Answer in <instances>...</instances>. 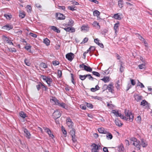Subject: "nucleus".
I'll return each instance as SVG.
<instances>
[{"label": "nucleus", "mask_w": 152, "mask_h": 152, "mask_svg": "<svg viewBox=\"0 0 152 152\" xmlns=\"http://www.w3.org/2000/svg\"><path fill=\"white\" fill-rule=\"evenodd\" d=\"M56 105H58V106H60L63 108H64L65 109H67L68 108V107L65 103L64 102H60L59 101H56Z\"/></svg>", "instance_id": "10"}, {"label": "nucleus", "mask_w": 152, "mask_h": 152, "mask_svg": "<svg viewBox=\"0 0 152 152\" xmlns=\"http://www.w3.org/2000/svg\"><path fill=\"white\" fill-rule=\"evenodd\" d=\"M101 80L103 81L105 83H106L110 81V79L108 77L104 76L103 78L101 79Z\"/></svg>", "instance_id": "20"}, {"label": "nucleus", "mask_w": 152, "mask_h": 152, "mask_svg": "<svg viewBox=\"0 0 152 152\" xmlns=\"http://www.w3.org/2000/svg\"><path fill=\"white\" fill-rule=\"evenodd\" d=\"M86 104L87 107L90 109L93 108V105L91 103L86 102Z\"/></svg>", "instance_id": "39"}, {"label": "nucleus", "mask_w": 152, "mask_h": 152, "mask_svg": "<svg viewBox=\"0 0 152 152\" xmlns=\"http://www.w3.org/2000/svg\"><path fill=\"white\" fill-rule=\"evenodd\" d=\"M130 81H131V84L133 86L135 85L136 84V82H135V81L134 80L132 79L131 78H130Z\"/></svg>", "instance_id": "57"}, {"label": "nucleus", "mask_w": 152, "mask_h": 152, "mask_svg": "<svg viewBox=\"0 0 152 152\" xmlns=\"http://www.w3.org/2000/svg\"><path fill=\"white\" fill-rule=\"evenodd\" d=\"M141 121V117L140 115H139L138 116H137V121L139 122H140Z\"/></svg>", "instance_id": "63"}, {"label": "nucleus", "mask_w": 152, "mask_h": 152, "mask_svg": "<svg viewBox=\"0 0 152 152\" xmlns=\"http://www.w3.org/2000/svg\"><path fill=\"white\" fill-rule=\"evenodd\" d=\"M61 130L62 131L64 135H66L67 132L63 126H61Z\"/></svg>", "instance_id": "46"}, {"label": "nucleus", "mask_w": 152, "mask_h": 152, "mask_svg": "<svg viewBox=\"0 0 152 152\" xmlns=\"http://www.w3.org/2000/svg\"><path fill=\"white\" fill-rule=\"evenodd\" d=\"M89 49L91 50V52L93 51L95 49V46H91L89 48Z\"/></svg>", "instance_id": "60"}, {"label": "nucleus", "mask_w": 152, "mask_h": 152, "mask_svg": "<svg viewBox=\"0 0 152 152\" xmlns=\"http://www.w3.org/2000/svg\"><path fill=\"white\" fill-rule=\"evenodd\" d=\"M138 66L139 68L140 69H143L145 68V65L143 64H140Z\"/></svg>", "instance_id": "43"}, {"label": "nucleus", "mask_w": 152, "mask_h": 152, "mask_svg": "<svg viewBox=\"0 0 152 152\" xmlns=\"http://www.w3.org/2000/svg\"><path fill=\"white\" fill-rule=\"evenodd\" d=\"M100 12L97 10H95L93 11V15L94 16H96L98 18H100Z\"/></svg>", "instance_id": "17"}, {"label": "nucleus", "mask_w": 152, "mask_h": 152, "mask_svg": "<svg viewBox=\"0 0 152 152\" xmlns=\"http://www.w3.org/2000/svg\"><path fill=\"white\" fill-rule=\"evenodd\" d=\"M58 75L59 76V77H61L62 73L61 71L60 70H58Z\"/></svg>", "instance_id": "54"}, {"label": "nucleus", "mask_w": 152, "mask_h": 152, "mask_svg": "<svg viewBox=\"0 0 152 152\" xmlns=\"http://www.w3.org/2000/svg\"><path fill=\"white\" fill-rule=\"evenodd\" d=\"M4 16L7 19L10 20L12 18V15L11 14H5L4 15Z\"/></svg>", "instance_id": "33"}, {"label": "nucleus", "mask_w": 152, "mask_h": 152, "mask_svg": "<svg viewBox=\"0 0 152 152\" xmlns=\"http://www.w3.org/2000/svg\"><path fill=\"white\" fill-rule=\"evenodd\" d=\"M118 5L120 8H122L124 5L123 0H118Z\"/></svg>", "instance_id": "24"}, {"label": "nucleus", "mask_w": 152, "mask_h": 152, "mask_svg": "<svg viewBox=\"0 0 152 152\" xmlns=\"http://www.w3.org/2000/svg\"><path fill=\"white\" fill-rule=\"evenodd\" d=\"M150 103L148 102V103L146 104V105H145V108L146 109H147V110H148L149 109H150Z\"/></svg>", "instance_id": "53"}, {"label": "nucleus", "mask_w": 152, "mask_h": 152, "mask_svg": "<svg viewBox=\"0 0 152 152\" xmlns=\"http://www.w3.org/2000/svg\"><path fill=\"white\" fill-rule=\"evenodd\" d=\"M141 143L140 144L143 148H145L148 145V143L147 142H145L143 139H142L141 140Z\"/></svg>", "instance_id": "22"}, {"label": "nucleus", "mask_w": 152, "mask_h": 152, "mask_svg": "<svg viewBox=\"0 0 152 152\" xmlns=\"http://www.w3.org/2000/svg\"><path fill=\"white\" fill-rule=\"evenodd\" d=\"M118 117H120L121 118L126 121H127L128 120V118H127L126 117L124 116L123 115H122L121 113H120Z\"/></svg>", "instance_id": "38"}, {"label": "nucleus", "mask_w": 152, "mask_h": 152, "mask_svg": "<svg viewBox=\"0 0 152 152\" xmlns=\"http://www.w3.org/2000/svg\"><path fill=\"white\" fill-rule=\"evenodd\" d=\"M65 16L63 14L60 13H56V18L57 20H64L65 18Z\"/></svg>", "instance_id": "7"}, {"label": "nucleus", "mask_w": 152, "mask_h": 152, "mask_svg": "<svg viewBox=\"0 0 152 152\" xmlns=\"http://www.w3.org/2000/svg\"><path fill=\"white\" fill-rule=\"evenodd\" d=\"M103 151L104 152H109L107 147H104L103 148Z\"/></svg>", "instance_id": "64"}, {"label": "nucleus", "mask_w": 152, "mask_h": 152, "mask_svg": "<svg viewBox=\"0 0 152 152\" xmlns=\"http://www.w3.org/2000/svg\"><path fill=\"white\" fill-rule=\"evenodd\" d=\"M80 107L82 109L84 110H86V106L83 105H80Z\"/></svg>", "instance_id": "61"}, {"label": "nucleus", "mask_w": 152, "mask_h": 152, "mask_svg": "<svg viewBox=\"0 0 152 152\" xmlns=\"http://www.w3.org/2000/svg\"><path fill=\"white\" fill-rule=\"evenodd\" d=\"M113 17L116 20H121L122 19L119 13L115 14Z\"/></svg>", "instance_id": "18"}, {"label": "nucleus", "mask_w": 152, "mask_h": 152, "mask_svg": "<svg viewBox=\"0 0 152 152\" xmlns=\"http://www.w3.org/2000/svg\"><path fill=\"white\" fill-rule=\"evenodd\" d=\"M86 77H88L90 80H94V78H93L90 74L86 75Z\"/></svg>", "instance_id": "37"}, {"label": "nucleus", "mask_w": 152, "mask_h": 152, "mask_svg": "<svg viewBox=\"0 0 152 152\" xmlns=\"http://www.w3.org/2000/svg\"><path fill=\"white\" fill-rule=\"evenodd\" d=\"M106 137H107V138L108 139H110L111 140L113 138V135L110 133V132H107V133H106Z\"/></svg>", "instance_id": "28"}, {"label": "nucleus", "mask_w": 152, "mask_h": 152, "mask_svg": "<svg viewBox=\"0 0 152 152\" xmlns=\"http://www.w3.org/2000/svg\"><path fill=\"white\" fill-rule=\"evenodd\" d=\"M106 86V89H108L109 92H111L112 93H114V90L113 89V86L112 83H110L107 86V84H104L103 87Z\"/></svg>", "instance_id": "6"}, {"label": "nucleus", "mask_w": 152, "mask_h": 152, "mask_svg": "<svg viewBox=\"0 0 152 152\" xmlns=\"http://www.w3.org/2000/svg\"><path fill=\"white\" fill-rule=\"evenodd\" d=\"M29 35L33 37L34 38H36L37 37V35L36 34H34L33 33H32L31 32H30L29 33Z\"/></svg>", "instance_id": "56"}, {"label": "nucleus", "mask_w": 152, "mask_h": 152, "mask_svg": "<svg viewBox=\"0 0 152 152\" xmlns=\"http://www.w3.org/2000/svg\"><path fill=\"white\" fill-rule=\"evenodd\" d=\"M93 25L94 26H98V27H97L98 29L100 28V26L99 25V23L96 21H94L93 22Z\"/></svg>", "instance_id": "40"}, {"label": "nucleus", "mask_w": 152, "mask_h": 152, "mask_svg": "<svg viewBox=\"0 0 152 152\" xmlns=\"http://www.w3.org/2000/svg\"><path fill=\"white\" fill-rule=\"evenodd\" d=\"M118 150L119 152H124V148L123 144H121L118 147Z\"/></svg>", "instance_id": "23"}, {"label": "nucleus", "mask_w": 152, "mask_h": 152, "mask_svg": "<svg viewBox=\"0 0 152 152\" xmlns=\"http://www.w3.org/2000/svg\"><path fill=\"white\" fill-rule=\"evenodd\" d=\"M72 78V82L74 84V85H75V82L74 81V76L73 75L72 73L71 74Z\"/></svg>", "instance_id": "52"}, {"label": "nucleus", "mask_w": 152, "mask_h": 152, "mask_svg": "<svg viewBox=\"0 0 152 152\" xmlns=\"http://www.w3.org/2000/svg\"><path fill=\"white\" fill-rule=\"evenodd\" d=\"M92 73L93 75H95L97 77H99L100 76L99 73L97 72L93 71L92 72Z\"/></svg>", "instance_id": "44"}, {"label": "nucleus", "mask_w": 152, "mask_h": 152, "mask_svg": "<svg viewBox=\"0 0 152 152\" xmlns=\"http://www.w3.org/2000/svg\"><path fill=\"white\" fill-rule=\"evenodd\" d=\"M27 12H31V7L29 5H28L27 6Z\"/></svg>", "instance_id": "48"}, {"label": "nucleus", "mask_w": 152, "mask_h": 152, "mask_svg": "<svg viewBox=\"0 0 152 152\" xmlns=\"http://www.w3.org/2000/svg\"><path fill=\"white\" fill-rule=\"evenodd\" d=\"M59 7L58 9L61 10H65V6H58Z\"/></svg>", "instance_id": "58"}, {"label": "nucleus", "mask_w": 152, "mask_h": 152, "mask_svg": "<svg viewBox=\"0 0 152 152\" xmlns=\"http://www.w3.org/2000/svg\"><path fill=\"white\" fill-rule=\"evenodd\" d=\"M44 42L47 46L50 45V40L47 38H46L44 39Z\"/></svg>", "instance_id": "29"}, {"label": "nucleus", "mask_w": 152, "mask_h": 152, "mask_svg": "<svg viewBox=\"0 0 152 152\" xmlns=\"http://www.w3.org/2000/svg\"><path fill=\"white\" fill-rule=\"evenodd\" d=\"M124 113L126 116L127 117L128 119L131 122H132L134 119V115L131 112H129V110L125 109L124 110Z\"/></svg>", "instance_id": "2"}, {"label": "nucleus", "mask_w": 152, "mask_h": 152, "mask_svg": "<svg viewBox=\"0 0 152 152\" xmlns=\"http://www.w3.org/2000/svg\"><path fill=\"white\" fill-rule=\"evenodd\" d=\"M75 136H72V140L73 142H74V143L76 142V141H77V139L75 138Z\"/></svg>", "instance_id": "62"}, {"label": "nucleus", "mask_w": 152, "mask_h": 152, "mask_svg": "<svg viewBox=\"0 0 152 152\" xmlns=\"http://www.w3.org/2000/svg\"><path fill=\"white\" fill-rule=\"evenodd\" d=\"M131 140L133 141L132 144L136 148L137 150L140 149L141 144L139 140H138L136 138L132 137L131 139Z\"/></svg>", "instance_id": "1"}, {"label": "nucleus", "mask_w": 152, "mask_h": 152, "mask_svg": "<svg viewBox=\"0 0 152 152\" xmlns=\"http://www.w3.org/2000/svg\"><path fill=\"white\" fill-rule=\"evenodd\" d=\"M148 102L146 101L145 100H143L141 102L140 105H142L143 106H144L146 105V104L148 103Z\"/></svg>", "instance_id": "36"}, {"label": "nucleus", "mask_w": 152, "mask_h": 152, "mask_svg": "<svg viewBox=\"0 0 152 152\" xmlns=\"http://www.w3.org/2000/svg\"><path fill=\"white\" fill-rule=\"evenodd\" d=\"M3 27L6 30H10L12 29L13 28V26L12 25L7 24L4 26Z\"/></svg>", "instance_id": "19"}, {"label": "nucleus", "mask_w": 152, "mask_h": 152, "mask_svg": "<svg viewBox=\"0 0 152 152\" xmlns=\"http://www.w3.org/2000/svg\"><path fill=\"white\" fill-rule=\"evenodd\" d=\"M72 129V130L70 131V134L72 136H75V129H73V128Z\"/></svg>", "instance_id": "31"}, {"label": "nucleus", "mask_w": 152, "mask_h": 152, "mask_svg": "<svg viewBox=\"0 0 152 152\" xmlns=\"http://www.w3.org/2000/svg\"><path fill=\"white\" fill-rule=\"evenodd\" d=\"M99 40L98 38H96L94 39V42L97 44L100 48H104V46L102 43L99 42Z\"/></svg>", "instance_id": "14"}, {"label": "nucleus", "mask_w": 152, "mask_h": 152, "mask_svg": "<svg viewBox=\"0 0 152 152\" xmlns=\"http://www.w3.org/2000/svg\"><path fill=\"white\" fill-rule=\"evenodd\" d=\"M92 146L93 147V148L92 149H94L95 150H99V146L98 145L96 144H95L93 143L92 144Z\"/></svg>", "instance_id": "34"}, {"label": "nucleus", "mask_w": 152, "mask_h": 152, "mask_svg": "<svg viewBox=\"0 0 152 152\" xmlns=\"http://www.w3.org/2000/svg\"><path fill=\"white\" fill-rule=\"evenodd\" d=\"M47 79L46 82L48 85V86H50L51 83L52 82L53 80L50 77H48Z\"/></svg>", "instance_id": "27"}, {"label": "nucleus", "mask_w": 152, "mask_h": 152, "mask_svg": "<svg viewBox=\"0 0 152 152\" xmlns=\"http://www.w3.org/2000/svg\"><path fill=\"white\" fill-rule=\"evenodd\" d=\"M9 50L10 52L12 53H15L16 52V49L14 48H9Z\"/></svg>", "instance_id": "47"}, {"label": "nucleus", "mask_w": 152, "mask_h": 152, "mask_svg": "<svg viewBox=\"0 0 152 152\" xmlns=\"http://www.w3.org/2000/svg\"><path fill=\"white\" fill-rule=\"evenodd\" d=\"M25 12H22L20 11V12L19 14V16L21 18H24L25 16Z\"/></svg>", "instance_id": "26"}, {"label": "nucleus", "mask_w": 152, "mask_h": 152, "mask_svg": "<svg viewBox=\"0 0 152 152\" xmlns=\"http://www.w3.org/2000/svg\"><path fill=\"white\" fill-rule=\"evenodd\" d=\"M133 97L134 99L137 102H140L143 98L142 96L138 94H134Z\"/></svg>", "instance_id": "13"}, {"label": "nucleus", "mask_w": 152, "mask_h": 152, "mask_svg": "<svg viewBox=\"0 0 152 152\" xmlns=\"http://www.w3.org/2000/svg\"><path fill=\"white\" fill-rule=\"evenodd\" d=\"M66 123L69 128H72L74 124L69 117H68L66 118Z\"/></svg>", "instance_id": "5"}, {"label": "nucleus", "mask_w": 152, "mask_h": 152, "mask_svg": "<svg viewBox=\"0 0 152 152\" xmlns=\"http://www.w3.org/2000/svg\"><path fill=\"white\" fill-rule=\"evenodd\" d=\"M115 124L119 127L123 125V124L122 123L121 121L118 119H115Z\"/></svg>", "instance_id": "21"}, {"label": "nucleus", "mask_w": 152, "mask_h": 152, "mask_svg": "<svg viewBox=\"0 0 152 152\" xmlns=\"http://www.w3.org/2000/svg\"><path fill=\"white\" fill-rule=\"evenodd\" d=\"M53 64L54 66H56L59 64V62L58 61H53Z\"/></svg>", "instance_id": "51"}, {"label": "nucleus", "mask_w": 152, "mask_h": 152, "mask_svg": "<svg viewBox=\"0 0 152 152\" xmlns=\"http://www.w3.org/2000/svg\"><path fill=\"white\" fill-rule=\"evenodd\" d=\"M51 100L55 103V104H56V101H59L55 97H53V98L51 99Z\"/></svg>", "instance_id": "59"}, {"label": "nucleus", "mask_w": 152, "mask_h": 152, "mask_svg": "<svg viewBox=\"0 0 152 152\" xmlns=\"http://www.w3.org/2000/svg\"><path fill=\"white\" fill-rule=\"evenodd\" d=\"M119 23L118 22L114 24V29L115 30V33L116 34L117 32L118 31L119 29Z\"/></svg>", "instance_id": "16"}, {"label": "nucleus", "mask_w": 152, "mask_h": 152, "mask_svg": "<svg viewBox=\"0 0 152 152\" xmlns=\"http://www.w3.org/2000/svg\"><path fill=\"white\" fill-rule=\"evenodd\" d=\"M113 113L114 114V115L117 117H118L120 113H119L118 111H116L115 110H113L112 111Z\"/></svg>", "instance_id": "30"}, {"label": "nucleus", "mask_w": 152, "mask_h": 152, "mask_svg": "<svg viewBox=\"0 0 152 152\" xmlns=\"http://www.w3.org/2000/svg\"><path fill=\"white\" fill-rule=\"evenodd\" d=\"M24 62L25 64L27 66H29L31 65V64L30 63L29 61L26 58H25V59Z\"/></svg>", "instance_id": "42"}, {"label": "nucleus", "mask_w": 152, "mask_h": 152, "mask_svg": "<svg viewBox=\"0 0 152 152\" xmlns=\"http://www.w3.org/2000/svg\"><path fill=\"white\" fill-rule=\"evenodd\" d=\"M2 39L4 41H6V42L8 44H9L11 41V40L9 39L8 37H7L5 35L3 36Z\"/></svg>", "instance_id": "25"}, {"label": "nucleus", "mask_w": 152, "mask_h": 152, "mask_svg": "<svg viewBox=\"0 0 152 152\" xmlns=\"http://www.w3.org/2000/svg\"><path fill=\"white\" fill-rule=\"evenodd\" d=\"M23 132L26 134V137L28 139L31 138V134L29 131L26 128H23Z\"/></svg>", "instance_id": "12"}, {"label": "nucleus", "mask_w": 152, "mask_h": 152, "mask_svg": "<svg viewBox=\"0 0 152 152\" xmlns=\"http://www.w3.org/2000/svg\"><path fill=\"white\" fill-rule=\"evenodd\" d=\"M48 77H46V76L44 75H42L41 76V77L42 78L43 80L45 82L46 81L47 79V78H48Z\"/></svg>", "instance_id": "49"}, {"label": "nucleus", "mask_w": 152, "mask_h": 152, "mask_svg": "<svg viewBox=\"0 0 152 152\" xmlns=\"http://www.w3.org/2000/svg\"><path fill=\"white\" fill-rule=\"evenodd\" d=\"M20 115L21 117L23 118H25L26 117V115L23 112L21 111L20 113Z\"/></svg>", "instance_id": "32"}, {"label": "nucleus", "mask_w": 152, "mask_h": 152, "mask_svg": "<svg viewBox=\"0 0 152 152\" xmlns=\"http://www.w3.org/2000/svg\"><path fill=\"white\" fill-rule=\"evenodd\" d=\"M86 75H79V78L82 80H84L86 78Z\"/></svg>", "instance_id": "41"}, {"label": "nucleus", "mask_w": 152, "mask_h": 152, "mask_svg": "<svg viewBox=\"0 0 152 152\" xmlns=\"http://www.w3.org/2000/svg\"><path fill=\"white\" fill-rule=\"evenodd\" d=\"M43 129L45 132L49 135V137L52 139L54 138V136L53 134H51V132L49 129L45 127H43Z\"/></svg>", "instance_id": "8"}, {"label": "nucleus", "mask_w": 152, "mask_h": 152, "mask_svg": "<svg viewBox=\"0 0 152 152\" xmlns=\"http://www.w3.org/2000/svg\"><path fill=\"white\" fill-rule=\"evenodd\" d=\"M61 111L58 110H56L54 111L52 115V117L55 119H56L59 118L61 115Z\"/></svg>", "instance_id": "4"}, {"label": "nucleus", "mask_w": 152, "mask_h": 152, "mask_svg": "<svg viewBox=\"0 0 152 152\" xmlns=\"http://www.w3.org/2000/svg\"><path fill=\"white\" fill-rule=\"evenodd\" d=\"M79 67L80 68H82L83 70H84L89 72H91L92 70L91 68L89 66H88L85 65L83 63L81 64H80Z\"/></svg>", "instance_id": "3"}, {"label": "nucleus", "mask_w": 152, "mask_h": 152, "mask_svg": "<svg viewBox=\"0 0 152 152\" xmlns=\"http://www.w3.org/2000/svg\"><path fill=\"white\" fill-rule=\"evenodd\" d=\"M63 29L66 31L71 32H74L75 31V29L72 27H65Z\"/></svg>", "instance_id": "11"}, {"label": "nucleus", "mask_w": 152, "mask_h": 152, "mask_svg": "<svg viewBox=\"0 0 152 152\" xmlns=\"http://www.w3.org/2000/svg\"><path fill=\"white\" fill-rule=\"evenodd\" d=\"M42 90L45 91H46L48 89V88L46 86H45L42 84Z\"/></svg>", "instance_id": "55"}, {"label": "nucleus", "mask_w": 152, "mask_h": 152, "mask_svg": "<svg viewBox=\"0 0 152 152\" xmlns=\"http://www.w3.org/2000/svg\"><path fill=\"white\" fill-rule=\"evenodd\" d=\"M68 8L70 10L72 11L75 10H76L75 9L76 8V7L74 6H69Z\"/></svg>", "instance_id": "45"}, {"label": "nucleus", "mask_w": 152, "mask_h": 152, "mask_svg": "<svg viewBox=\"0 0 152 152\" xmlns=\"http://www.w3.org/2000/svg\"><path fill=\"white\" fill-rule=\"evenodd\" d=\"M74 57V54L72 53H70L67 54L66 55V58L69 61H72Z\"/></svg>", "instance_id": "9"}, {"label": "nucleus", "mask_w": 152, "mask_h": 152, "mask_svg": "<svg viewBox=\"0 0 152 152\" xmlns=\"http://www.w3.org/2000/svg\"><path fill=\"white\" fill-rule=\"evenodd\" d=\"M98 131L99 133L101 134H105L107 133V131L103 127L98 128Z\"/></svg>", "instance_id": "15"}, {"label": "nucleus", "mask_w": 152, "mask_h": 152, "mask_svg": "<svg viewBox=\"0 0 152 152\" xmlns=\"http://www.w3.org/2000/svg\"><path fill=\"white\" fill-rule=\"evenodd\" d=\"M42 84L41 82H39L38 83V85L36 86V88L38 91H39L40 90L41 87H42Z\"/></svg>", "instance_id": "35"}, {"label": "nucleus", "mask_w": 152, "mask_h": 152, "mask_svg": "<svg viewBox=\"0 0 152 152\" xmlns=\"http://www.w3.org/2000/svg\"><path fill=\"white\" fill-rule=\"evenodd\" d=\"M124 67L122 66V64H121L120 68V72H123L124 70Z\"/></svg>", "instance_id": "50"}]
</instances>
